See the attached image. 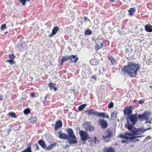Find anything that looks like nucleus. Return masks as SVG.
<instances>
[{
    "label": "nucleus",
    "instance_id": "1",
    "mask_svg": "<svg viewBox=\"0 0 152 152\" xmlns=\"http://www.w3.org/2000/svg\"><path fill=\"white\" fill-rule=\"evenodd\" d=\"M140 66L139 64L128 61V65L124 66L122 70L124 74L127 73L130 76L134 77L136 76L137 71L140 70Z\"/></svg>",
    "mask_w": 152,
    "mask_h": 152
},
{
    "label": "nucleus",
    "instance_id": "2",
    "mask_svg": "<svg viewBox=\"0 0 152 152\" xmlns=\"http://www.w3.org/2000/svg\"><path fill=\"white\" fill-rule=\"evenodd\" d=\"M127 123L125 125V127L128 129L130 130L134 127L133 125L136 124V122L138 121L137 114H132L126 118Z\"/></svg>",
    "mask_w": 152,
    "mask_h": 152
},
{
    "label": "nucleus",
    "instance_id": "3",
    "mask_svg": "<svg viewBox=\"0 0 152 152\" xmlns=\"http://www.w3.org/2000/svg\"><path fill=\"white\" fill-rule=\"evenodd\" d=\"M151 128H148L147 129H144L143 127L140 128H136L134 127L132 128L130 130H129L131 131L132 133V134L133 136L139 135L142 134L144 132L150 129Z\"/></svg>",
    "mask_w": 152,
    "mask_h": 152
},
{
    "label": "nucleus",
    "instance_id": "4",
    "mask_svg": "<svg viewBox=\"0 0 152 152\" xmlns=\"http://www.w3.org/2000/svg\"><path fill=\"white\" fill-rule=\"evenodd\" d=\"M79 58L77 55H72L71 56L68 55L67 56H63L61 60V62L63 63L66 61L68 59H70L71 63L74 62L76 63L78 60Z\"/></svg>",
    "mask_w": 152,
    "mask_h": 152
},
{
    "label": "nucleus",
    "instance_id": "5",
    "mask_svg": "<svg viewBox=\"0 0 152 152\" xmlns=\"http://www.w3.org/2000/svg\"><path fill=\"white\" fill-rule=\"evenodd\" d=\"M58 133L59 134L58 137L60 138L63 140H67L68 141V142L70 145L75 144L76 142L75 141V140H71V139L68 137V135L67 134L62 133L61 131H60L58 132Z\"/></svg>",
    "mask_w": 152,
    "mask_h": 152
},
{
    "label": "nucleus",
    "instance_id": "6",
    "mask_svg": "<svg viewBox=\"0 0 152 152\" xmlns=\"http://www.w3.org/2000/svg\"><path fill=\"white\" fill-rule=\"evenodd\" d=\"M66 132L68 134V136L71 139V140H75L76 142L75 143H76L77 142V139L72 129L70 128H67L66 129Z\"/></svg>",
    "mask_w": 152,
    "mask_h": 152
},
{
    "label": "nucleus",
    "instance_id": "7",
    "mask_svg": "<svg viewBox=\"0 0 152 152\" xmlns=\"http://www.w3.org/2000/svg\"><path fill=\"white\" fill-rule=\"evenodd\" d=\"M79 134L81 137V140L83 141H86L90 139L88 134L84 131L81 130L79 132Z\"/></svg>",
    "mask_w": 152,
    "mask_h": 152
},
{
    "label": "nucleus",
    "instance_id": "8",
    "mask_svg": "<svg viewBox=\"0 0 152 152\" xmlns=\"http://www.w3.org/2000/svg\"><path fill=\"white\" fill-rule=\"evenodd\" d=\"M149 115V113L148 111L144 112L142 114L137 115L138 118L140 121L147 120Z\"/></svg>",
    "mask_w": 152,
    "mask_h": 152
},
{
    "label": "nucleus",
    "instance_id": "9",
    "mask_svg": "<svg viewBox=\"0 0 152 152\" xmlns=\"http://www.w3.org/2000/svg\"><path fill=\"white\" fill-rule=\"evenodd\" d=\"M106 133L107 135L103 136V137L105 139V141L108 142L110 141V138L113 137V131L112 130H110L109 129H108L107 130Z\"/></svg>",
    "mask_w": 152,
    "mask_h": 152
},
{
    "label": "nucleus",
    "instance_id": "10",
    "mask_svg": "<svg viewBox=\"0 0 152 152\" xmlns=\"http://www.w3.org/2000/svg\"><path fill=\"white\" fill-rule=\"evenodd\" d=\"M98 122L99 125L101 126V128L102 129L107 128L108 126L107 122L102 119H99Z\"/></svg>",
    "mask_w": 152,
    "mask_h": 152
},
{
    "label": "nucleus",
    "instance_id": "11",
    "mask_svg": "<svg viewBox=\"0 0 152 152\" xmlns=\"http://www.w3.org/2000/svg\"><path fill=\"white\" fill-rule=\"evenodd\" d=\"M123 111L124 114L127 115V116L131 115L132 113V110L131 109V106L126 107Z\"/></svg>",
    "mask_w": 152,
    "mask_h": 152
},
{
    "label": "nucleus",
    "instance_id": "12",
    "mask_svg": "<svg viewBox=\"0 0 152 152\" xmlns=\"http://www.w3.org/2000/svg\"><path fill=\"white\" fill-rule=\"evenodd\" d=\"M85 128L90 132L93 131L95 129L94 126L91 125L90 123L88 122H86Z\"/></svg>",
    "mask_w": 152,
    "mask_h": 152
},
{
    "label": "nucleus",
    "instance_id": "13",
    "mask_svg": "<svg viewBox=\"0 0 152 152\" xmlns=\"http://www.w3.org/2000/svg\"><path fill=\"white\" fill-rule=\"evenodd\" d=\"M96 116L102 117L103 118H109V116L107 113L105 112L100 113L97 112Z\"/></svg>",
    "mask_w": 152,
    "mask_h": 152
},
{
    "label": "nucleus",
    "instance_id": "14",
    "mask_svg": "<svg viewBox=\"0 0 152 152\" xmlns=\"http://www.w3.org/2000/svg\"><path fill=\"white\" fill-rule=\"evenodd\" d=\"M62 126V123L61 121L58 120L56 121L54 126V129L55 131H57L58 129L61 127Z\"/></svg>",
    "mask_w": 152,
    "mask_h": 152
},
{
    "label": "nucleus",
    "instance_id": "15",
    "mask_svg": "<svg viewBox=\"0 0 152 152\" xmlns=\"http://www.w3.org/2000/svg\"><path fill=\"white\" fill-rule=\"evenodd\" d=\"M97 112L94 109H90L86 111V113L89 115H96V116Z\"/></svg>",
    "mask_w": 152,
    "mask_h": 152
},
{
    "label": "nucleus",
    "instance_id": "16",
    "mask_svg": "<svg viewBox=\"0 0 152 152\" xmlns=\"http://www.w3.org/2000/svg\"><path fill=\"white\" fill-rule=\"evenodd\" d=\"M59 28L58 26H54L52 30L51 33L49 34L48 36L49 37H51L56 34L57 33V32L59 30Z\"/></svg>",
    "mask_w": 152,
    "mask_h": 152
},
{
    "label": "nucleus",
    "instance_id": "17",
    "mask_svg": "<svg viewBox=\"0 0 152 152\" xmlns=\"http://www.w3.org/2000/svg\"><path fill=\"white\" fill-rule=\"evenodd\" d=\"M90 62L91 65L96 66L98 64L99 61L96 58L92 59L90 60Z\"/></svg>",
    "mask_w": 152,
    "mask_h": 152
},
{
    "label": "nucleus",
    "instance_id": "18",
    "mask_svg": "<svg viewBox=\"0 0 152 152\" xmlns=\"http://www.w3.org/2000/svg\"><path fill=\"white\" fill-rule=\"evenodd\" d=\"M145 30L147 32H152V26L149 24L145 25Z\"/></svg>",
    "mask_w": 152,
    "mask_h": 152
},
{
    "label": "nucleus",
    "instance_id": "19",
    "mask_svg": "<svg viewBox=\"0 0 152 152\" xmlns=\"http://www.w3.org/2000/svg\"><path fill=\"white\" fill-rule=\"evenodd\" d=\"M107 58L109 59V60L110 61V62L111 63V65L112 66H114L116 64V62L115 60L114 59V58L111 56H108L107 57Z\"/></svg>",
    "mask_w": 152,
    "mask_h": 152
},
{
    "label": "nucleus",
    "instance_id": "20",
    "mask_svg": "<svg viewBox=\"0 0 152 152\" xmlns=\"http://www.w3.org/2000/svg\"><path fill=\"white\" fill-rule=\"evenodd\" d=\"M104 152H115V149L112 148H106L105 147L104 148Z\"/></svg>",
    "mask_w": 152,
    "mask_h": 152
},
{
    "label": "nucleus",
    "instance_id": "21",
    "mask_svg": "<svg viewBox=\"0 0 152 152\" xmlns=\"http://www.w3.org/2000/svg\"><path fill=\"white\" fill-rule=\"evenodd\" d=\"M38 143L42 148H46V146L45 143L44 141L42 140H39L38 142Z\"/></svg>",
    "mask_w": 152,
    "mask_h": 152
},
{
    "label": "nucleus",
    "instance_id": "22",
    "mask_svg": "<svg viewBox=\"0 0 152 152\" xmlns=\"http://www.w3.org/2000/svg\"><path fill=\"white\" fill-rule=\"evenodd\" d=\"M129 15L130 16H132L135 12V8L134 7L130 8L128 11Z\"/></svg>",
    "mask_w": 152,
    "mask_h": 152
},
{
    "label": "nucleus",
    "instance_id": "23",
    "mask_svg": "<svg viewBox=\"0 0 152 152\" xmlns=\"http://www.w3.org/2000/svg\"><path fill=\"white\" fill-rule=\"evenodd\" d=\"M37 118L35 117L34 116L30 118L29 122L30 123H35L37 122Z\"/></svg>",
    "mask_w": 152,
    "mask_h": 152
},
{
    "label": "nucleus",
    "instance_id": "24",
    "mask_svg": "<svg viewBox=\"0 0 152 152\" xmlns=\"http://www.w3.org/2000/svg\"><path fill=\"white\" fill-rule=\"evenodd\" d=\"M118 136L119 137L121 138L122 139H124L127 140H128L129 139H131V138L127 136L126 134V133L125 134H119Z\"/></svg>",
    "mask_w": 152,
    "mask_h": 152
},
{
    "label": "nucleus",
    "instance_id": "25",
    "mask_svg": "<svg viewBox=\"0 0 152 152\" xmlns=\"http://www.w3.org/2000/svg\"><path fill=\"white\" fill-rule=\"evenodd\" d=\"M117 113L115 111L111 113V117L112 120H115L117 118Z\"/></svg>",
    "mask_w": 152,
    "mask_h": 152
},
{
    "label": "nucleus",
    "instance_id": "26",
    "mask_svg": "<svg viewBox=\"0 0 152 152\" xmlns=\"http://www.w3.org/2000/svg\"><path fill=\"white\" fill-rule=\"evenodd\" d=\"M56 143H54L52 144H50L48 147H46V150H48L50 151L51 150L53 147L56 146Z\"/></svg>",
    "mask_w": 152,
    "mask_h": 152
},
{
    "label": "nucleus",
    "instance_id": "27",
    "mask_svg": "<svg viewBox=\"0 0 152 152\" xmlns=\"http://www.w3.org/2000/svg\"><path fill=\"white\" fill-rule=\"evenodd\" d=\"M9 116L14 118H17V116L16 115L15 113L14 112H10L8 114Z\"/></svg>",
    "mask_w": 152,
    "mask_h": 152
},
{
    "label": "nucleus",
    "instance_id": "28",
    "mask_svg": "<svg viewBox=\"0 0 152 152\" xmlns=\"http://www.w3.org/2000/svg\"><path fill=\"white\" fill-rule=\"evenodd\" d=\"M31 0H20L19 2L23 6L26 5V2H29Z\"/></svg>",
    "mask_w": 152,
    "mask_h": 152
},
{
    "label": "nucleus",
    "instance_id": "29",
    "mask_svg": "<svg viewBox=\"0 0 152 152\" xmlns=\"http://www.w3.org/2000/svg\"><path fill=\"white\" fill-rule=\"evenodd\" d=\"M103 43L102 42H99L97 44V47L98 49H99L103 46Z\"/></svg>",
    "mask_w": 152,
    "mask_h": 152
},
{
    "label": "nucleus",
    "instance_id": "30",
    "mask_svg": "<svg viewBox=\"0 0 152 152\" xmlns=\"http://www.w3.org/2000/svg\"><path fill=\"white\" fill-rule=\"evenodd\" d=\"M92 32L91 30H89V29L86 30L85 32V35H90L91 34Z\"/></svg>",
    "mask_w": 152,
    "mask_h": 152
},
{
    "label": "nucleus",
    "instance_id": "31",
    "mask_svg": "<svg viewBox=\"0 0 152 152\" xmlns=\"http://www.w3.org/2000/svg\"><path fill=\"white\" fill-rule=\"evenodd\" d=\"M86 104H83L78 107V110L80 111L82 110L86 107Z\"/></svg>",
    "mask_w": 152,
    "mask_h": 152
},
{
    "label": "nucleus",
    "instance_id": "32",
    "mask_svg": "<svg viewBox=\"0 0 152 152\" xmlns=\"http://www.w3.org/2000/svg\"><path fill=\"white\" fill-rule=\"evenodd\" d=\"M48 86L50 89L52 90L54 87V86H56V84L54 83H52L50 82L49 83Z\"/></svg>",
    "mask_w": 152,
    "mask_h": 152
},
{
    "label": "nucleus",
    "instance_id": "33",
    "mask_svg": "<svg viewBox=\"0 0 152 152\" xmlns=\"http://www.w3.org/2000/svg\"><path fill=\"white\" fill-rule=\"evenodd\" d=\"M24 113L25 115H28L30 112V110L29 108H26L24 110Z\"/></svg>",
    "mask_w": 152,
    "mask_h": 152
},
{
    "label": "nucleus",
    "instance_id": "34",
    "mask_svg": "<svg viewBox=\"0 0 152 152\" xmlns=\"http://www.w3.org/2000/svg\"><path fill=\"white\" fill-rule=\"evenodd\" d=\"M21 152H32L31 148L30 147H28L25 150L22 151Z\"/></svg>",
    "mask_w": 152,
    "mask_h": 152
},
{
    "label": "nucleus",
    "instance_id": "35",
    "mask_svg": "<svg viewBox=\"0 0 152 152\" xmlns=\"http://www.w3.org/2000/svg\"><path fill=\"white\" fill-rule=\"evenodd\" d=\"M6 62H9L10 64H15V62L12 59H8L6 61Z\"/></svg>",
    "mask_w": 152,
    "mask_h": 152
},
{
    "label": "nucleus",
    "instance_id": "36",
    "mask_svg": "<svg viewBox=\"0 0 152 152\" xmlns=\"http://www.w3.org/2000/svg\"><path fill=\"white\" fill-rule=\"evenodd\" d=\"M6 28V24L4 23L1 25V29L2 30H4Z\"/></svg>",
    "mask_w": 152,
    "mask_h": 152
},
{
    "label": "nucleus",
    "instance_id": "37",
    "mask_svg": "<svg viewBox=\"0 0 152 152\" xmlns=\"http://www.w3.org/2000/svg\"><path fill=\"white\" fill-rule=\"evenodd\" d=\"M151 139V137L150 136H147V137L144 140L143 142H146L148 140Z\"/></svg>",
    "mask_w": 152,
    "mask_h": 152
},
{
    "label": "nucleus",
    "instance_id": "38",
    "mask_svg": "<svg viewBox=\"0 0 152 152\" xmlns=\"http://www.w3.org/2000/svg\"><path fill=\"white\" fill-rule=\"evenodd\" d=\"M114 105L113 103V102H110L108 105V107L109 108H111L113 107Z\"/></svg>",
    "mask_w": 152,
    "mask_h": 152
},
{
    "label": "nucleus",
    "instance_id": "39",
    "mask_svg": "<svg viewBox=\"0 0 152 152\" xmlns=\"http://www.w3.org/2000/svg\"><path fill=\"white\" fill-rule=\"evenodd\" d=\"M144 136L142 135V136H138L137 137H131V139L132 140H134L135 138H137L141 137H144Z\"/></svg>",
    "mask_w": 152,
    "mask_h": 152
},
{
    "label": "nucleus",
    "instance_id": "40",
    "mask_svg": "<svg viewBox=\"0 0 152 152\" xmlns=\"http://www.w3.org/2000/svg\"><path fill=\"white\" fill-rule=\"evenodd\" d=\"M9 57L11 59H12L13 60L14 58H15V56H14V54H10L9 55Z\"/></svg>",
    "mask_w": 152,
    "mask_h": 152
},
{
    "label": "nucleus",
    "instance_id": "41",
    "mask_svg": "<svg viewBox=\"0 0 152 152\" xmlns=\"http://www.w3.org/2000/svg\"><path fill=\"white\" fill-rule=\"evenodd\" d=\"M94 142L95 144H97L99 142V141L97 140L96 137H94Z\"/></svg>",
    "mask_w": 152,
    "mask_h": 152
},
{
    "label": "nucleus",
    "instance_id": "42",
    "mask_svg": "<svg viewBox=\"0 0 152 152\" xmlns=\"http://www.w3.org/2000/svg\"><path fill=\"white\" fill-rule=\"evenodd\" d=\"M126 135H129L130 136H132L133 135L132 134H132L131 132H126Z\"/></svg>",
    "mask_w": 152,
    "mask_h": 152
},
{
    "label": "nucleus",
    "instance_id": "43",
    "mask_svg": "<svg viewBox=\"0 0 152 152\" xmlns=\"http://www.w3.org/2000/svg\"><path fill=\"white\" fill-rule=\"evenodd\" d=\"M144 102V101H143V100H140L139 102H138V103L140 104H143V103Z\"/></svg>",
    "mask_w": 152,
    "mask_h": 152
},
{
    "label": "nucleus",
    "instance_id": "44",
    "mask_svg": "<svg viewBox=\"0 0 152 152\" xmlns=\"http://www.w3.org/2000/svg\"><path fill=\"white\" fill-rule=\"evenodd\" d=\"M31 96L33 97H35L36 96L35 94L34 93H31Z\"/></svg>",
    "mask_w": 152,
    "mask_h": 152
},
{
    "label": "nucleus",
    "instance_id": "45",
    "mask_svg": "<svg viewBox=\"0 0 152 152\" xmlns=\"http://www.w3.org/2000/svg\"><path fill=\"white\" fill-rule=\"evenodd\" d=\"M35 145L36 147V149H37V150H39V146L38 145L37 143H36Z\"/></svg>",
    "mask_w": 152,
    "mask_h": 152
},
{
    "label": "nucleus",
    "instance_id": "46",
    "mask_svg": "<svg viewBox=\"0 0 152 152\" xmlns=\"http://www.w3.org/2000/svg\"><path fill=\"white\" fill-rule=\"evenodd\" d=\"M12 131V129L11 128L9 129L7 131V133L8 134H9L10 132Z\"/></svg>",
    "mask_w": 152,
    "mask_h": 152
},
{
    "label": "nucleus",
    "instance_id": "47",
    "mask_svg": "<svg viewBox=\"0 0 152 152\" xmlns=\"http://www.w3.org/2000/svg\"><path fill=\"white\" fill-rule=\"evenodd\" d=\"M91 78L95 80H96V77L94 75H92L91 77Z\"/></svg>",
    "mask_w": 152,
    "mask_h": 152
},
{
    "label": "nucleus",
    "instance_id": "48",
    "mask_svg": "<svg viewBox=\"0 0 152 152\" xmlns=\"http://www.w3.org/2000/svg\"><path fill=\"white\" fill-rule=\"evenodd\" d=\"M122 142H123V143H125V142H126V143H128V140H122Z\"/></svg>",
    "mask_w": 152,
    "mask_h": 152
},
{
    "label": "nucleus",
    "instance_id": "49",
    "mask_svg": "<svg viewBox=\"0 0 152 152\" xmlns=\"http://www.w3.org/2000/svg\"><path fill=\"white\" fill-rule=\"evenodd\" d=\"M89 20L88 19L87 17H84V21H86Z\"/></svg>",
    "mask_w": 152,
    "mask_h": 152
},
{
    "label": "nucleus",
    "instance_id": "50",
    "mask_svg": "<svg viewBox=\"0 0 152 152\" xmlns=\"http://www.w3.org/2000/svg\"><path fill=\"white\" fill-rule=\"evenodd\" d=\"M53 89L55 91H56L57 90V87H56L55 86H54V87L53 88Z\"/></svg>",
    "mask_w": 152,
    "mask_h": 152
},
{
    "label": "nucleus",
    "instance_id": "51",
    "mask_svg": "<svg viewBox=\"0 0 152 152\" xmlns=\"http://www.w3.org/2000/svg\"><path fill=\"white\" fill-rule=\"evenodd\" d=\"M115 0H109V1L111 2H114Z\"/></svg>",
    "mask_w": 152,
    "mask_h": 152
},
{
    "label": "nucleus",
    "instance_id": "52",
    "mask_svg": "<svg viewBox=\"0 0 152 152\" xmlns=\"http://www.w3.org/2000/svg\"><path fill=\"white\" fill-rule=\"evenodd\" d=\"M139 141V139H137L136 140H135L134 141Z\"/></svg>",
    "mask_w": 152,
    "mask_h": 152
},
{
    "label": "nucleus",
    "instance_id": "53",
    "mask_svg": "<svg viewBox=\"0 0 152 152\" xmlns=\"http://www.w3.org/2000/svg\"><path fill=\"white\" fill-rule=\"evenodd\" d=\"M2 96H0V100H2Z\"/></svg>",
    "mask_w": 152,
    "mask_h": 152
},
{
    "label": "nucleus",
    "instance_id": "54",
    "mask_svg": "<svg viewBox=\"0 0 152 152\" xmlns=\"http://www.w3.org/2000/svg\"><path fill=\"white\" fill-rule=\"evenodd\" d=\"M150 44L152 45V41H151L150 42Z\"/></svg>",
    "mask_w": 152,
    "mask_h": 152
},
{
    "label": "nucleus",
    "instance_id": "55",
    "mask_svg": "<svg viewBox=\"0 0 152 152\" xmlns=\"http://www.w3.org/2000/svg\"><path fill=\"white\" fill-rule=\"evenodd\" d=\"M149 87H150V88H151V89H152V85L151 86H149Z\"/></svg>",
    "mask_w": 152,
    "mask_h": 152
},
{
    "label": "nucleus",
    "instance_id": "56",
    "mask_svg": "<svg viewBox=\"0 0 152 152\" xmlns=\"http://www.w3.org/2000/svg\"><path fill=\"white\" fill-rule=\"evenodd\" d=\"M8 33V32L7 31H6V32H5V34H7V33Z\"/></svg>",
    "mask_w": 152,
    "mask_h": 152
},
{
    "label": "nucleus",
    "instance_id": "57",
    "mask_svg": "<svg viewBox=\"0 0 152 152\" xmlns=\"http://www.w3.org/2000/svg\"><path fill=\"white\" fill-rule=\"evenodd\" d=\"M75 58H73V59H73V60H75Z\"/></svg>",
    "mask_w": 152,
    "mask_h": 152
},
{
    "label": "nucleus",
    "instance_id": "58",
    "mask_svg": "<svg viewBox=\"0 0 152 152\" xmlns=\"http://www.w3.org/2000/svg\"><path fill=\"white\" fill-rule=\"evenodd\" d=\"M48 97V96H46L45 97Z\"/></svg>",
    "mask_w": 152,
    "mask_h": 152
},
{
    "label": "nucleus",
    "instance_id": "59",
    "mask_svg": "<svg viewBox=\"0 0 152 152\" xmlns=\"http://www.w3.org/2000/svg\"><path fill=\"white\" fill-rule=\"evenodd\" d=\"M48 97V96H46L45 97Z\"/></svg>",
    "mask_w": 152,
    "mask_h": 152
}]
</instances>
